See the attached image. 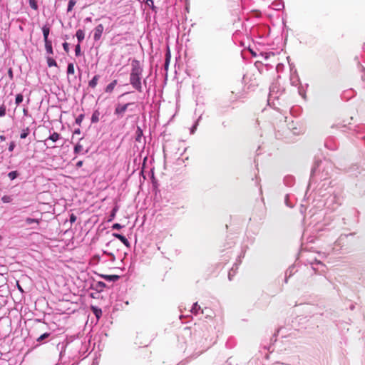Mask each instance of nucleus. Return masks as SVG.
Here are the masks:
<instances>
[{
    "instance_id": "obj_58",
    "label": "nucleus",
    "mask_w": 365,
    "mask_h": 365,
    "mask_svg": "<svg viewBox=\"0 0 365 365\" xmlns=\"http://www.w3.org/2000/svg\"><path fill=\"white\" fill-rule=\"evenodd\" d=\"M245 251H242V253L240 254V256H238L239 259H240L241 257H244V256H245ZM238 261H239V263H240V262H241V260H240V259H239Z\"/></svg>"
},
{
    "instance_id": "obj_19",
    "label": "nucleus",
    "mask_w": 365,
    "mask_h": 365,
    "mask_svg": "<svg viewBox=\"0 0 365 365\" xmlns=\"http://www.w3.org/2000/svg\"><path fill=\"white\" fill-rule=\"evenodd\" d=\"M41 219H36V218H31V217H26L25 220L26 225H31V224H36L35 227H33V228L36 229L40 223Z\"/></svg>"
},
{
    "instance_id": "obj_14",
    "label": "nucleus",
    "mask_w": 365,
    "mask_h": 365,
    "mask_svg": "<svg viewBox=\"0 0 365 365\" xmlns=\"http://www.w3.org/2000/svg\"><path fill=\"white\" fill-rule=\"evenodd\" d=\"M170 59H171V52H170V46L168 45H167L166 53H165V63H164V68L166 71L168 69Z\"/></svg>"
},
{
    "instance_id": "obj_21",
    "label": "nucleus",
    "mask_w": 365,
    "mask_h": 365,
    "mask_svg": "<svg viewBox=\"0 0 365 365\" xmlns=\"http://www.w3.org/2000/svg\"><path fill=\"white\" fill-rule=\"evenodd\" d=\"M199 311H200L202 314L203 313V310L201 309V307L198 305L197 302L194 303L190 307V312L192 314L197 315Z\"/></svg>"
},
{
    "instance_id": "obj_28",
    "label": "nucleus",
    "mask_w": 365,
    "mask_h": 365,
    "mask_svg": "<svg viewBox=\"0 0 365 365\" xmlns=\"http://www.w3.org/2000/svg\"><path fill=\"white\" fill-rule=\"evenodd\" d=\"M202 119V114L200 115L198 118L195 120L194 124L192 125V127L190 128V134H193L195 131L197 129V127L198 125L199 121Z\"/></svg>"
},
{
    "instance_id": "obj_39",
    "label": "nucleus",
    "mask_w": 365,
    "mask_h": 365,
    "mask_svg": "<svg viewBox=\"0 0 365 365\" xmlns=\"http://www.w3.org/2000/svg\"><path fill=\"white\" fill-rule=\"evenodd\" d=\"M76 4V0H69L67 6V12H71Z\"/></svg>"
},
{
    "instance_id": "obj_11",
    "label": "nucleus",
    "mask_w": 365,
    "mask_h": 365,
    "mask_svg": "<svg viewBox=\"0 0 365 365\" xmlns=\"http://www.w3.org/2000/svg\"><path fill=\"white\" fill-rule=\"evenodd\" d=\"M290 83H291V85L293 86H298L299 85L301 84L299 77L296 70L291 73Z\"/></svg>"
},
{
    "instance_id": "obj_18",
    "label": "nucleus",
    "mask_w": 365,
    "mask_h": 365,
    "mask_svg": "<svg viewBox=\"0 0 365 365\" xmlns=\"http://www.w3.org/2000/svg\"><path fill=\"white\" fill-rule=\"evenodd\" d=\"M45 43V49L46 51V53L48 55H53V49L52 46V41L51 40H47L44 41Z\"/></svg>"
},
{
    "instance_id": "obj_7",
    "label": "nucleus",
    "mask_w": 365,
    "mask_h": 365,
    "mask_svg": "<svg viewBox=\"0 0 365 365\" xmlns=\"http://www.w3.org/2000/svg\"><path fill=\"white\" fill-rule=\"evenodd\" d=\"M307 263L311 265L312 269L313 270H314L315 272L319 270L321 268H322V269L320 270L321 272L324 271V264L321 261L317 259L316 257H312V258L307 259Z\"/></svg>"
},
{
    "instance_id": "obj_9",
    "label": "nucleus",
    "mask_w": 365,
    "mask_h": 365,
    "mask_svg": "<svg viewBox=\"0 0 365 365\" xmlns=\"http://www.w3.org/2000/svg\"><path fill=\"white\" fill-rule=\"evenodd\" d=\"M324 145L329 150H335L338 147V143L334 138L330 137L325 140Z\"/></svg>"
},
{
    "instance_id": "obj_2",
    "label": "nucleus",
    "mask_w": 365,
    "mask_h": 365,
    "mask_svg": "<svg viewBox=\"0 0 365 365\" xmlns=\"http://www.w3.org/2000/svg\"><path fill=\"white\" fill-rule=\"evenodd\" d=\"M212 307L210 308L211 313H208L207 310V324H209L210 329H211L212 338L213 344L215 343L216 338L218 337V333L220 332L222 327V318L221 314V309L220 302L214 299L211 302Z\"/></svg>"
},
{
    "instance_id": "obj_10",
    "label": "nucleus",
    "mask_w": 365,
    "mask_h": 365,
    "mask_svg": "<svg viewBox=\"0 0 365 365\" xmlns=\"http://www.w3.org/2000/svg\"><path fill=\"white\" fill-rule=\"evenodd\" d=\"M103 29L104 27L101 24L96 26L93 31V39L95 41L100 40L103 32Z\"/></svg>"
},
{
    "instance_id": "obj_40",
    "label": "nucleus",
    "mask_w": 365,
    "mask_h": 365,
    "mask_svg": "<svg viewBox=\"0 0 365 365\" xmlns=\"http://www.w3.org/2000/svg\"><path fill=\"white\" fill-rule=\"evenodd\" d=\"M290 197L291 196L287 194L284 197V203L287 207L292 208L294 207V204L290 201Z\"/></svg>"
},
{
    "instance_id": "obj_41",
    "label": "nucleus",
    "mask_w": 365,
    "mask_h": 365,
    "mask_svg": "<svg viewBox=\"0 0 365 365\" xmlns=\"http://www.w3.org/2000/svg\"><path fill=\"white\" fill-rule=\"evenodd\" d=\"M24 101V96L21 93H18L15 98V103L16 106H19Z\"/></svg>"
},
{
    "instance_id": "obj_24",
    "label": "nucleus",
    "mask_w": 365,
    "mask_h": 365,
    "mask_svg": "<svg viewBox=\"0 0 365 365\" xmlns=\"http://www.w3.org/2000/svg\"><path fill=\"white\" fill-rule=\"evenodd\" d=\"M100 78L99 75H95L89 81H88V86L94 88L98 84V81Z\"/></svg>"
},
{
    "instance_id": "obj_57",
    "label": "nucleus",
    "mask_w": 365,
    "mask_h": 365,
    "mask_svg": "<svg viewBox=\"0 0 365 365\" xmlns=\"http://www.w3.org/2000/svg\"><path fill=\"white\" fill-rule=\"evenodd\" d=\"M283 66H283V64H282V63H278V64H277V67H276V68H277V70L279 71V69H282V68Z\"/></svg>"
},
{
    "instance_id": "obj_4",
    "label": "nucleus",
    "mask_w": 365,
    "mask_h": 365,
    "mask_svg": "<svg viewBox=\"0 0 365 365\" xmlns=\"http://www.w3.org/2000/svg\"><path fill=\"white\" fill-rule=\"evenodd\" d=\"M134 103H127L125 104L118 103L115 106L114 110V115H115L118 118H120L123 116L124 113L127 110L128 107L131 105H133Z\"/></svg>"
},
{
    "instance_id": "obj_43",
    "label": "nucleus",
    "mask_w": 365,
    "mask_h": 365,
    "mask_svg": "<svg viewBox=\"0 0 365 365\" xmlns=\"http://www.w3.org/2000/svg\"><path fill=\"white\" fill-rule=\"evenodd\" d=\"M29 6H31V9H33L34 10L38 9V7L36 0H29Z\"/></svg>"
},
{
    "instance_id": "obj_59",
    "label": "nucleus",
    "mask_w": 365,
    "mask_h": 365,
    "mask_svg": "<svg viewBox=\"0 0 365 365\" xmlns=\"http://www.w3.org/2000/svg\"><path fill=\"white\" fill-rule=\"evenodd\" d=\"M80 133H81V130H80V128H76V129H75V130H74V131H73V135H75V134H80Z\"/></svg>"
},
{
    "instance_id": "obj_3",
    "label": "nucleus",
    "mask_w": 365,
    "mask_h": 365,
    "mask_svg": "<svg viewBox=\"0 0 365 365\" xmlns=\"http://www.w3.org/2000/svg\"><path fill=\"white\" fill-rule=\"evenodd\" d=\"M143 68L140 62L137 59L131 61V70L130 73L129 82L132 87L139 93L143 92L142 75Z\"/></svg>"
},
{
    "instance_id": "obj_30",
    "label": "nucleus",
    "mask_w": 365,
    "mask_h": 365,
    "mask_svg": "<svg viewBox=\"0 0 365 365\" xmlns=\"http://www.w3.org/2000/svg\"><path fill=\"white\" fill-rule=\"evenodd\" d=\"M118 207L117 205H115L112 209V210L110 213L109 218L108 219V222H111L112 220H113V219L115 218V217L116 215V212H118Z\"/></svg>"
},
{
    "instance_id": "obj_46",
    "label": "nucleus",
    "mask_w": 365,
    "mask_h": 365,
    "mask_svg": "<svg viewBox=\"0 0 365 365\" xmlns=\"http://www.w3.org/2000/svg\"><path fill=\"white\" fill-rule=\"evenodd\" d=\"M6 107L4 104L0 106V118L6 115Z\"/></svg>"
},
{
    "instance_id": "obj_44",
    "label": "nucleus",
    "mask_w": 365,
    "mask_h": 365,
    "mask_svg": "<svg viewBox=\"0 0 365 365\" xmlns=\"http://www.w3.org/2000/svg\"><path fill=\"white\" fill-rule=\"evenodd\" d=\"M81 55V43H78L75 46V56L78 57Z\"/></svg>"
},
{
    "instance_id": "obj_45",
    "label": "nucleus",
    "mask_w": 365,
    "mask_h": 365,
    "mask_svg": "<svg viewBox=\"0 0 365 365\" xmlns=\"http://www.w3.org/2000/svg\"><path fill=\"white\" fill-rule=\"evenodd\" d=\"M84 114H80L77 116V118H76V123L78 125H81L83 118H84Z\"/></svg>"
},
{
    "instance_id": "obj_63",
    "label": "nucleus",
    "mask_w": 365,
    "mask_h": 365,
    "mask_svg": "<svg viewBox=\"0 0 365 365\" xmlns=\"http://www.w3.org/2000/svg\"><path fill=\"white\" fill-rule=\"evenodd\" d=\"M143 83L144 86L146 87L147 86V80L146 78L143 80V81L142 82V83Z\"/></svg>"
},
{
    "instance_id": "obj_20",
    "label": "nucleus",
    "mask_w": 365,
    "mask_h": 365,
    "mask_svg": "<svg viewBox=\"0 0 365 365\" xmlns=\"http://www.w3.org/2000/svg\"><path fill=\"white\" fill-rule=\"evenodd\" d=\"M117 80L112 81L109 84H108L105 88V92L108 93H110L113 92L115 86L117 85Z\"/></svg>"
},
{
    "instance_id": "obj_47",
    "label": "nucleus",
    "mask_w": 365,
    "mask_h": 365,
    "mask_svg": "<svg viewBox=\"0 0 365 365\" xmlns=\"http://www.w3.org/2000/svg\"><path fill=\"white\" fill-rule=\"evenodd\" d=\"M284 182L287 185L290 186L293 182V178L292 177H286L284 180Z\"/></svg>"
},
{
    "instance_id": "obj_8",
    "label": "nucleus",
    "mask_w": 365,
    "mask_h": 365,
    "mask_svg": "<svg viewBox=\"0 0 365 365\" xmlns=\"http://www.w3.org/2000/svg\"><path fill=\"white\" fill-rule=\"evenodd\" d=\"M61 135L58 133H56V132H53V133H51L48 138H46L45 140H44V144L45 145H46V147L48 148H55L54 145H50L48 144V141L51 140L52 141L53 143H56V141H58L59 139H61Z\"/></svg>"
},
{
    "instance_id": "obj_25",
    "label": "nucleus",
    "mask_w": 365,
    "mask_h": 365,
    "mask_svg": "<svg viewBox=\"0 0 365 365\" xmlns=\"http://www.w3.org/2000/svg\"><path fill=\"white\" fill-rule=\"evenodd\" d=\"M83 150V145L80 143H77L74 146L73 153L75 154H80V153L86 154L88 153V150H86L85 152L82 153Z\"/></svg>"
},
{
    "instance_id": "obj_52",
    "label": "nucleus",
    "mask_w": 365,
    "mask_h": 365,
    "mask_svg": "<svg viewBox=\"0 0 365 365\" xmlns=\"http://www.w3.org/2000/svg\"><path fill=\"white\" fill-rule=\"evenodd\" d=\"M62 46L63 48V50L66 52V53H68L69 51V43H67V42H64L62 43Z\"/></svg>"
},
{
    "instance_id": "obj_64",
    "label": "nucleus",
    "mask_w": 365,
    "mask_h": 365,
    "mask_svg": "<svg viewBox=\"0 0 365 365\" xmlns=\"http://www.w3.org/2000/svg\"><path fill=\"white\" fill-rule=\"evenodd\" d=\"M231 359H229L227 361V365H232V362L230 361Z\"/></svg>"
},
{
    "instance_id": "obj_62",
    "label": "nucleus",
    "mask_w": 365,
    "mask_h": 365,
    "mask_svg": "<svg viewBox=\"0 0 365 365\" xmlns=\"http://www.w3.org/2000/svg\"><path fill=\"white\" fill-rule=\"evenodd\" d=\"M1 141H4L6 140V137L4 135H0Z\"/></svg>"
},
{
    "instance_id": "obj_37",
    "label": "nucleus",
    "mask_w": 365,
    "mask_h": 365,
    "mask_svg": "<svg viewBox=\"0 0 365 365\" xmlns=\"http://www.w3.org/2000/svg\"><path fill=\"white\" fill-rule=\"evenodd\" d=\"M67 74L72 75L75 72L74 64L73 63H68L67 66Z\"/></svg>"
},
{
    "instance_id": "obj_35",
    "label": "nucleus",
    "mask_w": 365,
    "mask_h": 365,
    "mask_svg": "<svg viewBox=\"0 0 365 365\" xmlns=\"http://www.w3.org/2000/svg\"><path fill=\"white\" fill-rule=\"evenodd\" d=\"M19 175V173L17 170L11 171L8 173V177L11 180H15Z\"/></svg>"
},
{
    "instance_id": "obj_32",
    "label": "nucleus",
    "mask_w": 365,
    "mask_h": 365,
    "mask_svg": "<svg viewBox=\"0 0 365 365\" xmlns=\"http://www.w3.org/2000/svg\"><path fill=\"white\" fill-rule=\"evenodd\" d=\"M145 5L149 6L152 9L153 11H154L155 13H157L158 8L154 5L153 0H146Z\"/></svg>"
},
{
    "instance_id": "obj_13",
    "label": "nucleus",
    "mask_w": 365,
    "mask_h": 365,
    "mask_svg": "<svg viewBox=\"0 0 365 365\" xmlns=\"http://www.w3.org/2000/svg\"><path fill=\"white\" fill-rule=\"evenodd\" d=\"M356 170H359V167L357 165H354L352 168H351V169L349 170L351 175L357 177L358 174H360L362 176L365 177V163L363 164V166H362V168L361 169V171L355 173V171Z\"/></svg>"
},
{
    "instance_id": "obj_36",
    "label": "nucleus",
    "mask_w": 365,
    "mask_h": 365,
    "mask_svg": "<svg viewBox=\"0 0 365 365\" xmlns=\"http://www.w3.org/2000/svg\"><path fill=\"white\" fill-rule=\"evenodd\" d=\"M298 93L303 98H306V89L304 88V86L300 84L298 86Z\"/></svg>"
},
{
    "instance_id": "obj_42",
    "label": "nucleus",
    "mask_w": 365,
    "mask_h": 365,
    "mask_svg": "<svg viewBox=\"0 0 365 365\" xmlns=\"http://www.w3.org/2000/svg\"><path fill=\"white\" fill-rule=\"evenodd\" d=\"M12 200H13V197L11 195H4L1 197V201L4 203H10L12 202Z\"/></svg>"
},
{
    "instance_id": "obj_17",
    "label": "nucleus",
    "mask_w": 365,
    "mask_h": 365,
    "mask_svg": "<svg viewBox=\"0 0 365 365\" xmlns=\"http://www.w3.org/2000/svg\"><path fill=\"white\" fill-rule=\"evenodd\" d=\"M101 277L108 282H116L120 279V276L117 274H102Z\"/></svg>"
},
{
    "instance_id": "obj_16",
    "label": "nucleus",
    "mask_w": 365,
    "mask_h": 365,
    "mask_svg": "<svg viewBox=\"0 0 365 365\" xmlns=\"http://www.w3.org/2000/svg\"><path fill=\"white\" fill-rule=\"evenodd\" d=\"M41 31L43 36V41L50 40L48 38L51 31L50 26L48 24L43 25L41 28Z\"/></svg>"
},
{
    "instance_id": "obj_49",
    "label": "nucleus",
    "mask_w": 365,
    "mask_h": 365,
    "mask_svg": "<svg viewBox=\"0 0 365 365\" xmlns=\"http://www.w3.org/2000/svg\"><path fill=\"white\" fill-rule=\"evenodd\" d=\"M15 147H16L15 142H14V141L10 142V143L9 145V148H8L9 151L13 152Z\"/></svg>"
},
{
    "instance_id": "obj_1",
    "label": "nucleus",
    "mask_w": 365,
    "mask_h": 365,
    "mask_svg": "<svg viewBox=\"0 0 365 365\" xmlns=\"http://www.w3.org/2000/svg\"><path fill=\"white\" fill-rule=\"evenodd\" d=\"M333 163L324 158L315 162L311 170V176L306 195L313 192L314 206L318 209L325 207L332 212L338 209L344 200L343 189L331 185L329 180L333 170Z\"/></svg>"
},
{
    "instance_id": "obj_34",
    "label": "nucleus",
    "mask_w": 365,
    "mask_h": 365,
    "mask_svg": "<svg viewBox=\"0 0 365 365\" xmlns=\"http://www.w3.org/2000/svg\"><path fill=\"white\" fill-rule=\"evenodd\" d=\"M51 335V333H48V332H45L43 334H42L41 336H39L36 341L39 343H43L44 340L46 339L47 338H48Z\"/></svg>"
},
{
    "instance_id": "obj_12",
    "label": "nucleus",
    "mask_w": 365,
    "mask_h": 365,
    "mask_svg": "<svg viewBox=\"0 0 365 365\" xmlns=\"http://www.w3.org/2000/svg\"><path fill=\"white\" fill-rule=\"evenodd\" d=\"M113 236L118 240H119L125 246L127 247H130V243L128 240L122 234L114 232L113 233Z\"/></svg>"
},
{
    "instance_id": "obj_22",
    "label": "nucleus",
    "mask_w": 365,
    "mask_h": 365,
    "mask_svg": "<svg viewBox=\"0 0 365 365\" xmlns=\"http://www.w3.org/2000/svg\"><path fill=\"white\" fill-rule=\"evenodd\" d=\"M75 36L77 38L78 43H81L85 38V32L82 29H78Z\"/></svg>"
},
{
    "instance_id": "obj_33",
    "label": "nucleus",
    "mask_w": 365,
    "mask_h": 365,
    "mask_svg": "<svg viewBox=\"0 0 365 365\" xmlns=\"http://www.w3.org/2000/svg\"><path fill=\"white\" fill-rule=\"evenodd\" d=\"M29 133H30V128L29 127L24 128L20 133L21 139L26 138L27 136L29 135Z\"/></svg>"
},
{
    "instance_id": "obj_15",
    "label": "nucleus",
    "mask_w": 365,
    "mask_h": 365,
    "mask_svg": "<svg viewBox=\"0 0 365 365\" xmlns=\"http://www.w3.org/2000/svg\"><path fill=\"white\" fill-rule=\"evenodd\" d=\"M297 271L295 265L290 266L285 272V282L287 283L288 279L291 277Z\"/></svg>"
},
{
    "instance_id": "obj_23",
    "label": "nucleus",
    "mask_w": 365,
    "mask_h": 365,
    "mask_svg": "<svg viewBox=\"0 0 365 365\" xmlns=\"http://www.w3.org/2000/svg\"><path fill=\"white\" fill-rule=\"evenodd\" d=\"M106 284L105 282H102V281H99V282H97L95 284H94V289L98 292H101L104 290V289L106 288Z\"/></svg>"
},
{
    "instance_id": "obj_60",
    "label": "nucleus",
    "mask_w": 365,
    "mask_h": 365,
    "mask_svg": "<svg viewBox=\"0 0 365 365\" xmlns=\"http://www.w3.org/2000/svg\"><path fill=\"white\" fill-rule=\"evenodd\" d=\"M91 20H92L91 17H87V18H86V19H85V20H84V21H85L86 22H91Z\"/></svg>"
},
{
    "instance_id": "obj_51",
    "label": "nucleus",
    "mask_w": 365,
    "mask_h": 365,
    "mask_svg": "<svg viewBox=\"0 0 365 365\" xmlns=\"http://www.w3.org/2000/svg\"><path fill=\"white\" fill-rule=\"evenodd\" d=\"M76 216L74 215V214H71L70 216H69V221L72 224V223H74L76 221Z\"/></svg>"
},
{
    "instance_id": "obj_55",
    "label": "nucleus",
    "mask_w": 365,
    "mask_h": 365,
    "mask_svg": "<svg viewBox=\"0 0 365 365\" xmlns=\"http://www.w3.org/2000/svg\"><path fill=\"white\" fill-rule=\"evenodd\" d=\"M83 160H79V161H78V162L76 163V167L77 168H81V167L83 165Z\"/></svg>"
},
{
    "instance_id": "obj_48",
    "label": "nucleus",
    "mask_w": 365,
    "mask_h": 365,
    "mask_svg": "<svg viewBox=\"0 0 365 365\" xmlns=\"http://www.w3.org/2000/svg\"><path fill=\"white\" fill-rule=\"evenodd\" d=\"M196 105L197 107H200V105H203V98L202 96L197 97L196 98Z\"/></svg>"
},
{
    "instance_id": "obj_31",
    "label": "nucleus",
    "mask_w": 365,
    "mask_h": 365,
    "mask_svg": "<svg viewBox=\"0 0 365 365\" xmlns=\"http://www.w3.org/2000/svg\"><path fill=\"white\" fill-rule=\"evenodd\" d=\"M365 131V125H359L355 126L354 132L356 135H361Z\"/></svg>"
},
{
    "instance_id": "obj_56",
    "label": "nucleus",
    "mask_w": 365,
    "mask_h": 365,
    "mask_svg": "<svg viewBox=\"0 0 365 365\" xmlns=\"http://www.w3.org/2000/svg\"><path fill=\"white\" fill-rule=\"evenodd\" d=\"M16 286H17L18 289H19L21 293H24V289H23V288L21 287V285L19 284V282H17V283H16Z\"/></svg>"
},
{
    "instance_id": "obj_5",
    "label": "nucleus",
    "mask_w": 365,
    "mask_h": 365,
    "mask_svg": "<svg viewBox=\"0 0 365 365\" xmlns=\"http://www.w3.org/2000/svg\"><path fill=\"white\" fill-rule=\"evenodd\" d=\"M245 94L246 93L244 90H240V88L234 87L231 91V96L230 97V100L232 102L241 100L245 97Z\"/></svg>"
},
{
    "instance_id": "obj_54",
    "label": "nucleus",
    "mask_w": 365,
    "mask_h": 365,
    "mask_svg": "<svg viewBox=\"0 0 365 365\" xmlns=\"http://www.w3.org/2000/svg\"><path fill=\"white\" fill-rule=\"evenodd\" d=\"M8 76L11 80L14 78V73L11 68H9L8 70Z\"/></svg>"
},
{
    "instance_id": "obj_38",
    "label": "nucleus",
    "mask_w": 365,
    "mask_h": 365,
    "mask_svg": "<svg viewBox=\"0 0 365 365\" xmlns=\"http://www.w3.org/2000/svg\"><path fill=\"white\" fill-rule=\"evenodd\" d=\"M136 133L135 140L138 141V142H140L141 138L143 137V130H142V129L140 127H137V130H136V133Z\"/></svg>"
},
{
    "instance_id": "obj_26",
    "label": "nucleus",
    "mask_w": 365,
    "mask_h": 365,
    "mask_svg": "<svg viewBox=\"0 0 365 365\" xmlns=\"http://www.w3.org/2000/svg\"><path fill=\"white\" fill-rule=\"evenodd\" d=\"M100 112L98 110H95L91 115V123H96L99 121Z\"/></svg>"
},
{
    "instance_id": "obj_53",
    "label": "nucleus",
    "mask_w": 365,
    "mask_h": 365,
    "mask_svg": "<svg viewBox=\"0 0 365 365\" xmlns=\"http://www.w3.org/2000/svg\"><path fill=\"white\" fill-rule=\"evenodd\" d=\"M235 270H234V268L232 267L228 273V278L230 280H232V277L235 275Z\"/></svg>"
},
{
    "instance_id": "obj_6",
    "label": "nucleus",
    "mask_w": 365,
    "mask_h": 365,
    "mask_svg": "<svg viewBox=\"0 0 365 365\" xmlns=\"http://www.w3.org/2000/svg\"><path fill=\"white\" fill-rule=\"evenodd\" d=\"M353 234L349 235H341L334 243V247L331 249V252H338L344 246V241L346 240L348 236H351Z\"/></svg>"
},
{
    "instance_id": "obj_29",
    "label": "nucleus",
    "mask_w": 365,
    "mask_h": 365,
    "mask_svg": "<svg viewBox=\"0 0 365 365\" xmlns=\"http://www.w3.org/2000/svg\"><path fill=\"white\" fill-rule=\"evenodd\" d=\"M46 62H47V64H48V67H56L57 66V63L56 61H55V59L51 56H46Z\"/></svg>"
},
{
    "instance_id": "obj_61",
    "label": "nucleus",
    "mask_w": 365,
    "mask_h": 365,
    "mask_svg": "<svg viewBox=\"0 0 365 365\" xmlns=\"http://www.w3.org/2000/svg\"><path fill=\"white\" fill-rule=\"evenodd\" d=\"M269 90V95L272 96L274 92V87H271Z\"/></svg>"
},
{
    "instance_id": "obj_27",
    "label": "nucleus",
    "mask_w": 365,
    "mask_h": 365,
    "mask_svg": "<svg viewBox=\"0 0 365 365\" xmlns=\"http://www.w3.org/2000/svg\"><path fill=\"white\" fill-rule=\"evenodd\" d=\"M91 309L94 315L96 317L97 319H99L102 315V310L101 308H98L97 307L92 306Z\"/></svg>"
},
{
    "instance_id": "obj_50",
    "label": "nucleus",
    "mask_w": 365,
    "mask_h": 365,
    "mask_svg": "<svg viewBox=\"0 0 365 365\" xmlns=\"http://www.w3.org/2000/svg\"><path fill=\"white\" fill-rule=\"evenodd\" d=\"M111 227L113 230H120V229L123 228V226L121 225L120 223H114Z\"/></svg>"
}]
</instances>
